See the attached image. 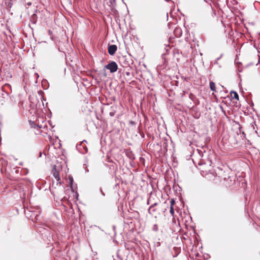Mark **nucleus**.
<instances>
[{"instance_id":"nucleus-1","label":"nucleus","mask_w":260,"mask_h":260,"mask_svg":"<svg viewBox=\"0 0 260 260\" xmlns=\"http://www.w3.org/2000/svg\"><path fill=\"white\" fill-rule=\"evenodd\" d=\"M26 216L34 222H38L41 220V211L39 208L29 210L27 209L25 212Z\"/></svg>"},{"instance_id":"nucleus-2","label":"nucleus","mask_w":260,"mask_h":260,"mask_svg":"<svg viewBox=\"0 0 260 260\" xmlns=\"http://www.w3.org/2000/svg\"><path fill=\"white\" fill-rule=\"evenodd\" d=\"M197 151L200 156L202 158L198 162V165L202 166L205 165H209V166H210L211 165V160L209 159H207L206 160H205L203 158L204 157L203 152L202 150L199 149H197Z\"/></svg>"},{"instance_id":"nucleus-3","label":"nucleus","mask_w":260,"mask_h":260,"mask_svg":"<svg viewBox=\"0 0 260 260\" xmlns=\"http://www.w3.org/2000/svg\"><path fill=\"white\" fill-rule=\"evenodd\" d=\"M105 68L109 70L111 73H115L118 69V66L116 62L112 61L105 66Z\"/></svg>"},{"instance_id":"nucleus-4","label":"nucleus","mask_w":260,"mask_h":260,"mask_svg":"<svg viewBox=\"0 0 260 260\" xmlns=\"http://www.w3.org/2000/svg\"><path fill=\"white\" fill-rule=\"evenodd\" d=\"M84 142H86V141L83 140L80 144L76 145L77 149L82 154H85L87 152V147L84 144Z\"/></svg>"},{"instance_id":"nucleus-5","label":"nucleus","mask_w":260,"mask_h":260,"mask_svg":"<svg viewBox=\"0 0 260 260\" xmlns=\"http://www.w3.org/2000/svg\"><path fill=\"white\" fill-rule=\"evenodd\" d=\"M117 49V47L116 45H108V52L110 55H114Z\"/></svg>"},{"instance_id":"nucleus-6","label":"nucleus","mask_w":260,"mask_h":260,"mask_svg":"<svg viewBox=\"0 0 260 260\" xmlns=\"http://www.w3.org/2000/svg\"><path fill=\"white\" fill-rule=\"evenodd\" d=\"M38 12V10H36L35 13H34L30 17V21L31 22L32 24H36L37 20H38V17L36 14V13Z\"/></svg>"},{"instance_id":"nucleus-7","label":"nucleus","mask_w":260,"mask_h":260,"mask_svg":"<svg viewBox=\"0 0 260 260\" xmlns=\"http://www.w3.org/2000/svg\"><path fill=\"white\" fill-rule=\"evenodd\" d=\"M52 173L55 179L56 180V181L58 182L59 183H60V182H59L60 180L59 177V174L55 169L54 168L52 170Z\"/></svg>"},{"instance_id":"nucleus-8","label":"nucleus","mask_w":260,"mask_h":260,"mask_svg":"<svg viewBox=\"0 0 260 260\" xmlns=\"http://www.w3.org/2000/svg\"><path fill=\"white\" fill-rule=\"evenodd\" d=\"M174 34L176 38L181 37L182 35L181 29L180 27H176L174 30Z\"/></svg>"},{"instance_id":"nucleus-9","label":"nucleus","mask_w":260,"mask_h":260,"mask_svg":"<svg viewBox=\"0 0 260 260\" xmlns=\"http://www.w3.org/2000/svg\"><path fill=\"white\" fill-rule=\"evenodd\" d=\"M108 3H109L108 5L110 7L111 10L114 12L115 10L116 0H109Z\"/></svg>"},{"instance_id":"nucleus-10","label":"nucleus","mask_w":260,"mask_h":260,"mask_svg":"<svg viewBox=\"0 0 260 260\" xmlns=\"http://www.w3.org/2000/svg\"><path fill=\"white\" fill-rule=\"evenodd\" d=\"M157 205V203H154L148 209V212L150 214H153V213L155 211V209L154 208V206Z\"/></svg>"},{"instance_id":"nucleus-11","label":"nucleus","mask_w":260,"mask_h":260,"mask_svg":"<svg viewBox=\"0 0 260 260\" xmlns=\"http://www.w3.org/2000/svg\"><path fill=\"white\" fill-rule=\"evenodd\" d=\"M15 1L16 0H6L5 5L8 8H11L13 5V2Z\"/></svg>"},{"instance_id":"nucleus-12","label":"nucleus","mask_w":260,"mask_h":260,"mask_svg":"<svg viewBox=\"0 0 260 260\" xmlns=\"http://www.w3.org/2000/svg\"><path fill=\"white\" fill-rule=\"evenodd\" d=\"M231 96H232V99H236V100H239V95L237 92L235 91H231Z\"/></svg>"},{"instance_id":"nucleus-13","label":"nucleus","mask_w":260,"mask_h":260,"mask_svg":"<svg viewBox=\"0 0 260 260\" xmlns=\"http://www.w3.org/2000/svg\"><path fill=\"white\" fill-rule=\"evenodd\" d=\"M210 88L213 91H216L215 84L213 81H210L209 83Z\"/></svg>"},{"instance_id":"nucleus-14","label":"nucleus","mask_w":260,"mask_h":260,"mask_svg":"<svg viewBox=\"0 0 260 260\" xmlns=\"http://www.w3.org/2000/svg\"><path fill=\"white\" fill-rule=\"evenodd\" d=\"M39 231L40 233L44 232V234L46 233V234H49V231L48 230H46V229H45L44 228H40V229L39 230Z\"/></svg>"},{"instance_id":"nucleus-15","label":"nucleus","mask_w":260,"mask_h":260,"mask_svg":"<svg viewBox=\"0 0 260 260\" xmlns=\"http://www.w3.org/2000/svg\"><path fill=\"white\" fill-rule=\"evenodd\" d=\"M158 230V225L156 224H154L152 227V230L155 232H157Z\"/></svg>"},{"instance_id":"nucleus-16","label":"nucleus","mask_w":260,"mask_h":260,"mask_svg":"<svg viewBox=\"0 0 260 260\" xmlns=\"http://www.w3.org/2000/svg\"><path fill=\"white\" fill-rule=\"evenodd\" d=\"M116 113V110H113L111 111L110 112L109 115L110 116L113 117L115 115V114Z\"/></svg>"},{"instance_id":"nucleus-17","label":"nucleus","mask_w":260,"mask_h":260,"mask_svg":"<svg viewBox=\"0 0 260 260\" xmlns=\"http://www.w3.org/2000/svg\"><path fill=\"white\" fill-rule=\"evenodd\" d=\"M139 133L142 138L145 137V135L143 132L141 131L140 127H139Z\"/></svg>"},{"instance_id":"nucleus-18","label":"nucleus","mask_w":260,"mask_h":260,"mask_svg":"<svg viewBox=\"0 0 260 260\" xmlns=\"http://www.w3.org/2000/svg\"><path fill=\"white\" fill-rule=\"evenodd\" d=\"M170 213L173 215L174 214V208H173V206H171L170 207Z\"/></svg>"},{"instance_id":"nucleus-19","label":"nucleus","mask_w":260,"mask_h":260,"mask_svg":"<svg viewBox=\"0 0 260 260\" xmlns=\"http://www.w3.org/2000/svg\"><path fill=\"white\" fill-rule=\"evenodd\" d=\"M128 157L132 160H133V159H135V156H134V154H131V155H129Z\"/></svg>"},{"instance_id":"nucleus-20","label":"nucleus","mask_w":260,"mask_h":260,"mask_svg":"<svg viewBox=\"0 0 260 260\" xmlns=\"http://www.w3.org/2000/svg\"><path fill=\"white\" fill-rule=\"evenodd\" d=\"M129 124L132 125H136V122L134 121H132V120H131L129 121Z\"/></svg>"},{"instance_id":"nucleus-21","label":"nucleus","mask_w":260,"mask_h":260,"mask_svg":"<svg viewBox=\"0 0 260 260\" xmlns=\"http://www.w3.org/2000/svg\"><path fill=\"white\" fill-rule=\"evenodd\" d=\"M171 202V206H173V205H174V203H175V201H174V199H171V202Z\"/></svg>"},{"instance_id":"nucleus-22","label":"nucleus","mask_w":260,"mask_h":260,"mask_svg":"<svg viewBox=\"0 0 260 260\" xmlns=\"http://www.w3.org/2000/svg\"><path fill=\"white\" fill-rule=\"evenodd\" d=\"M69 179H70V184H71V185H72L73 182V178L72 177H69Z\"/></svg>"},{"instance_id":"nucleus-23","label":"nucleus","mask_w":260,"mask_h":260,"mask_svg":"<svg viewBox=\"0 0 260 260\" xmlns=\"http://www.w3.org/2000/svg\"><path fill=\"white\" fill-rule=\"evenodd\" d=\"M220 109H221L222 112L224 114H225V111L223 110V108L222 106H221V105H220Z\"/></svg>"},{"instance_id":"nucleus-24","label":"nucleus","mask_w":260,"mask_h":260,"mask_svg":"<svg viewBox=\"0 0 260 260\" xmlns=\"http://www.w3.org/2000/svg\"><path fill=\"white\" fill-rule=\"evenodd\" d=\"M11 87V86H10V84H6L5 85V86H4V87L3 88H5V87Z\"/></svg>"},{"instance_id":"nucleus-25","label":"nucleus","mask_w":260,"mask_h":260,"mask_svg":"<svg viewBox=\"0 0 260 260\" xmlns=\"http://www.w3.org/2000/svg\"><path fill=\"white\" fill-rule=\"evenodd\" d=\"M125 74H126L127 76H129V75H130V73H129V72H126V73H125Z\"/></svg>"},{"instance_id":"nucleus-26","label":"nucleus","mask_w":260,"mask_h":260,"mask_svg":"<svg viewBox=\"0 0 260 260\" xmlns=\"http://www.w3.org/2000/svg\"><path fill=\"white\" fill-rule=\"evenodd\" d=\"M27 4L28 6H30L31 5V3L29 2V3H27Z\"/></svg>"},{"instance_id":"nucleus-27","label":"nucleus","mask_w":260,"mask_h":260,"mask_svg":"<svg viewBox=\"0 0 260 260\" xmlns=\"http://www.w3.org/2000/svg\"><path fill=\"white\" fill-rule=\"evenodd\" d=\"M140 160H143V161H144V158H142V157H140Z\"/></svg>"},{"instance_id":"nucleus-28","label":"nucleus","mask_w":260,"mask_h":260,"mask_svg":"<svg viewBox=\"0 0 260 260\" xmlns=\"http://www.w3.org/2000/svg\"><path fill=\"white\" fill-rule=\"evenodd\" d=\"M101 192H102V194H103V196H105V194H104V193L103 192V191H102V189H101Z\"/></svg>"},{"instance_id":"nucleus-29","label":"nucleus","mask_w":260,"mask_h":260,"mask_svg":"<svg viewBox=\"0 0 260 260\" xmlns=\"http://www.w3.org/2000/svg\"><path fill=\"white\" fill-rule=\"evenodd\" d=\"M191 96H193V94L192 93H190V95H189V98L191 99Z\"/></svg>"},{"instance_id":"nucleus-30","label":"nucleus","mask_w":260,"mask_h":260,"mask_svg":"<svg viewBox=\"0 0 260 260\" xmlns=\"http://www.w3.org/2000/svg\"><path fill=\"white\" fill-rule=\"evenodd\" d=\"M16 173H18V170H15Z\"/></svg>"},{"instance_id":"nucleus-31","label":"nucleus","mask_w":260,"mask_h":260,"mask_svg":"<svg viewBox=\"0 0 260 260\" xmlns=\"http://www.w3.org/2000/svg\"><path fill=\"white\" fill-rule=\"evenodd\" d=\"M29 26L31 28V29L33 30V28L31 27L30 25H29Z\"/></svg>"},{"instance_id":"nucleus-32","label":"nucleus","mask_w":260,"mask_h":260,"mask_svg":"<svg viewBox=\"0 0 260 260\" xmlns=\"http://www.w3.org/2000/svg\"><path fill=\"white\" fill-rule=\"evenodd\" d=\"M88 171H88V169H85V172H88Z\"/></svg>"}]
</instances>
